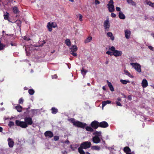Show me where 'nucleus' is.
Returning <instances> with one entry per match:
<instances>
[{"label":"nucleus","instance_id":"obj_20","mask_svg":"<svg viewBox=\"0 0 154 154\" xmlns=\"http://www.w3.org/2000/svg\"><path fill=\"white\" fill-rule=\"evenodd\" d=\"M107 36L108 37H110V39L112 41L114 39V37L113 36L112 34V32H109L107 33Z\"/></svg>","mask_w":154,"mask_h":154},{"label":"nucleus","instance_id":"obj_62","mask_svg":"<svg viewBox=\"0 0 154 154\" xmlns=\"http://www.w3.org/2000/svg\"><path fill=\"white\" fill-rule=\"evenodd\" d=\"M62 152L64 154H66L67 153V152L65 151H64L63 152Z\"/></svg>","mask_w":154,"mask_h":154},{"label":"nucleus","instance_id":"obj_7","mask_svg":"<svg viewBox=\"0 0 154 154\" xmlns=\"http://www.w3.org/2000/svg\"><path fill=\"white\" fill-rule=\"evenodd\" d=\"M99 122L96 120H94L91 122V127L94 129H96L99 127Z\"/></svg>","mask_w":154,"mask_h":154},{"label":"nucleus","instance_id":"obj_26","mask_svg":"<svg viewBox=\"0 0 154 154\" xmlns=\"http://www.w3.org/2000/svg\"><path fill=\"white\" fill-rule=\"evenodd\" d=\"M47 27L48 29V30L50 32H51L52 30V28L53 27L51 25L50 23L49 22L48 23L47 25Z\"/></svg>","mask_w":154,"mask_h":154},{"label":"nucleus","instance_id":"obj_11","mask_svg":"<svg viewBox=\"0 0 154 154\" xmlns=\"http://www.w3.org/2000/svg\"><path fill=\"white\" fill-rule=\"evenodd\" d=\"M131 32L128 29L125 30V38L127 39H129L130 37Z\"/></svg>","mask_w":154,"mask_h":154},{"label":"nucleus","instance_id":"obj_51","mask_svg":"<svg viewBox=\"0 0 154 154\" xmlns=\"http://www.w3.org/2000/svg\"><path fill=\"white\" fill-rule=\"evenodd\" d=\"M116 103L118 106H122V105L121 103L119 102H116Z\"/></svg>","mask_w":154,"mask_h":154},{"label":"nucleus","instance_id":"obj_56","mask_svg":"<svg viewBox=\"0 0 154 154\" xmlns=\"http://www.w3.org/2000/svg\"><path fill=\"white\" fill-rule=\"evenodd\" d=\"M11 45L12 46H16V44H15V43H14L12 42H11Z\"/></svg>","mask_w":154,"mask_h":154},{"label":"nucleus","instance_id":"obj_55","mask_svg":"<svg viewBox=\"0 0 154 154\" xmlns=\"http://www.w3.org/2000/svg\"><path fill=\"white\" fill-rule=\"evenodd\" d=\"M95 3L96 4H99L100 3V2L97 0H95Z\"/></svg>","mask_w":154,"mask_h":154},{"label":"nucleus","instance_id":"obj_5","mask_svg":"<svg viewBox=\"0 0 154 154\" xmlns=\"http://www.w3.org/2000/svg\"><path fill=\"white\" fill-rule=\"evenodd\" d=\"M73 125L75 126L84 128L86 126L87 124L85 123H82L79 121H76L73 123Z\"/></svg>","mask_w":154,"mask_h":154},{"label":"nucleus","instance_id":"obj_60","mask_svg":"<svg viewBox=\"0 0 154 154\" xmlns=\"http://www.w3.org/2000/svg\"><path fill=\"white\" fill-rule=\"evenodd\" d=\"M2 130H3L2 128V127H0V132H2Z\"/></svg>","mask_w":154,"mask_h":154},{"label":"nucleus","instance_id":"obj_28","mask_svg":"<svg viewBox=\"0 0 154 154\" xmlns=\"http://www.w3.org/2000/svg\"><path fill=\"white\" fill-rule=\"evenodd\" d=\"M92 39V37L91 36L88 37L85 40V43H88L90 42Z\"/></svg>","mask_w":154,"mask_h":154},{"label":"nucleus","instance_id":"obj_15","mask_svg":"<svg viewBox=\"0 0 154 154\" xmlns=\"http://www.w3.org/2000/svg\"><path fill=\"white\" fill-rule=\"evenodd\" d=\"M142 85L143 88H146L148 86V82L146 79H144L142 82Z\"/></svg>","mask_w":154,"mask_h":154},{"label":"nucleus","instance_id":"obj_35","mask_svg":"<svg viewBox=\"0 0 154 154\" xmlns=\"http://www.w3.org/2000/svg\"><path fill=\"white\" fill-rule=\"evenodd\" d=\"M87 72V71L86 70H85L83 68H82L81 70V72L83 75H85Z\"/></svg>","mask_w":154,"mask_h":154},{"label":"nucleus","instance_id":"obj_1","mask_svg":"<svg viewBox=\"0 0 154 154\" xmlns=\"http://www.w3.org/2000/svg\"><path fill=\"white\" fill-rule=\"evenodd\" d=\"M91 144L90 142L85 141L83 142L81 144L80 146L85 149L89 148L91 146Z\"/></svg>","mask_w":154,"mask_h":154},{"label":"nucleus","instance_id":"obj_31","mask_svg":"<svg viewBox=\"0 0 154 154\" xmlns=\"http://www.w3.org/2000/svg\"><path fill=\"white\" fill-rule=\"evenodd\" d=\"M121 82L123 84H126L127 83H130V82L128 80H125L122 79L120 80Z\"/></svg>","mask_w":154,"mask_h":154},{"label":"nucleus","instance_id":"obj_45","mask_svg":"<svg viewBox=\"0 0 154 154\" xmlns=\"http://www.w3.org/2000/svg\"><path fill=\"white\" fill-rule=\"evenodd\" d=\"M59 139V137L58 136H55L54 137V140L55 141L58 140Z\"/></svg>","mask_w":154,"mask_h":154},{"label":"nucleus","instance_id":"obj_10","mask_svg":"<svg viewBox=\"0 0 154 154\" xmlns=\"http://www.w3.org/2000/svg\"><path fill=\"white\" fill-rule=\"evenodd\" d=\"M109 11L110 12H112L115 11L114 6L113 5L108 4L107 5Z\"/></svg>","mask_w":154,"mask_h":154},{"label":"nucleus","instance_id":"obj_46","mask_svg":"<svg viewBox=\"0 0 154 154\" xmlns=\"http://www.w3.org/2000/svg\"><path fill=\"white\" fill-rule=\"evenodd\" d=\"M23 39L25 40H26L27 41H28L30 40V38H29L26 36H24V37Z\"/></svg>","mask_w":154,"mask_h":154},{"label":"nucleus","instance_id":"obj_59","mask_svg":"<svg viewBox=\"0 0 154 154\" xmlns=\"http://www.w3.org/2000/svg\"><path fill=\"white\" fill-rule=\"evenodd\" d=\"M110 52H111V51H108L106 52V54H107L109 55V54H110Z\"/></svg>","mask_w":154,"mask_h":154},{"label":"nucleus","instance_id":"obj_37","mask_svg":"<svg viewBox=\"0 0 154 154\" xmlns=\"http://www.w3.org/2000/svg\"><path fill=\"white\" fill-rule=\"evenodd\" d=\"M5 45H3L0 42V50H3L5 47Z\"/></svg>","mask_w":154,"mask_h":154},{"label":"nucleus","instance_id":"obj_41","mask_svg":"<svg viewBox=\"0 0 154 154\" xmlns=\"http://www.w3.org/2000/svg\"><path fill=\"white\" fill-rule=\"evenodd\" d=\"M109 50L112 51L113 52H114V51L116 50H115V48L114 46H112L110 48H109Z\"/></svg>","mask_w":154,"mask_h":154},{"label":"nucleus","instance_id":"obj_38","mask_svg":"<svg viewBox=\"0 0 154 154\" xmlns=\"http://www.w3.org/2000/svg\"><path fill=\"white\" fill-rule=\"evenodd\" d=\"M28 92L30 95H32L34 93V91L32 89H30L28 90Z\"/></svg>","mask_w":154,"mask_h":154},{"label":"nucleus","instance_id":"obj_40","mask_svg":"<svg viewBox=\"0 0 154 154\" xmlns=\"http://www.w3.org/2000/svg\"><path fill=\"white\" fill-rule=\"evenodd\" d=\"M7 14L4 15V19L6 20L8 19L9 17V14L7 12Z\"/></svg>","mask_w":154,"mask_h":154},{"label":"nucleus","instance_id":"obj_63","mask_svg":"<svg viewBox=\"0 0 154 154\" xmlns=\"http://www.w3.org/2000/svg\"><path fill=\"white\" fill-rule=\"evenodd\" d=\"M70 148L73 150H74V148H73L72 147V145H71L70 146Z\"/></svg>","mask_w":154,"mask_h":154},{"label":"nucleus","instance_id":"obj_64","mask_svg":"<svg viewBox=\"0 0 154 154\" xmlns=\"http://www.w3.org/2000/svg\"><path fill=\"white\" fill-rule=\"evenodd\" d=\"M65 143H67V144H69V140H66V141L65 142Z\"/></svg>","mask_w":154,"mask_h":154},{"label":"nucleus","instance_id":"obj_58","mask_svg":"<svg viewBox=\"0 0 154 154\" xmlns=\"http://www.w3.org/2000/svg\"><path fill=\"white\" fill-rule=\"evenodd\" d=\"M107 104H109L110 103H111V101L110 100H107L106 101Z\"/></svg>","mask_w":154,"mask_h":154},{"label":"nucleus","instance_id":"obj_50","mask_svg":"<svg viewBox=\"0 0 154 154\" xmlns=\"http://www.w3.org/2000/svg\"><path fill=\"white\" fill-rule=\"evenodd\" d=\"M108 4H109L110 5H113V0H110L109 2V3Z\"/></svg>","mask_w":154,"mask_h":154},{"label":"nucleus","instance_id":"obj_52","mask_svg":"<svg viewBox=\"0 0 154 154\" xmlns=\"http://www.w3.org/2000/svg\"><path fill=\"white\" fill-rule=\"evenodd\" d=\"M70 120H71V122L73 124V123L74 122H75V119H74L73 118H71L70 119Z\"/></svg>","mask_w":154,"mask_h":154},{"label":"nucleus","instance_id":"obj_39","mask_svg":"<svg viewBox=\"0 0 154 154\" xmlns=\"http://www.w3.org/2000/svg\"><path fill=\"white\" fill-rule=\"evenodd\" d=\"M124 72L126 75H128L129 77H132V76L130 74V73L126 70H125Z\"/></svg>","mask_w":154,"mask_h":154},{"label":"nucleus","instance_id":"obj_12","mask_svg":"<svg viewBox=\"0 0 154 154\" xmlns=\"http://www.w3.org/2000/svg\"><path fill=\"white\" fill-rule=\"evenodd\" d=\"M92 141L94 143H97L100 141V140L99 137H97L96 136H94L92 138Z\"/></svg>","mask_w":154,"mask_h":154},{"label":"nucleus","instance_id":"obj_29","mask_svg":"<svg viewBox=\"0 0 154 154\" xmlns=\"http://www.w3.org/2000/svg\"><path fill=\"white\" fill-rule=\"evenodd\" d=\"M127 2L128 4H131L132 5L136 6V5L135 3L132 0H127Z\"/></svg>","mask_w":154,"mask_h":154},{"label":"nucleus","instance_id":"obj_2","mask_svg":"<svg viewBox=\"0 0 154 154\" xmlns=\"http://www.w3.org/2000/svg\"><path fill=\"white\" fill-rule=\"evenodd\" d=\"M77 50V47L75 45H73L70 48L69 52L73 56L76 57L77 54L75 52Z\"/></svg>","mask_w":154,"mask_h":154},{"label":"nucleus","instance_id":"obj_9","mask_svg":"<svg viewBox=\"0 0 154 154\" xmlns=\"http://www.w3.org/2000/svg\"><path fill=\"white\" fill-rule=\"evenodd\" d=\"M44 135L45 137H47L49 138H51L53 136V133L50 131H46Z\"/></svg>","mask_w":154,"mask_h":154},{"label":"nucleus","instance_id":"obj_24","mask_svg":"<svg viewBox=\"0 0 154 154\" xmlns=\"http://www.w3.org/2000/svg\"><path fill=\"white\" fill-rule=\"evenodd\" d=\"M13 11L15 14H17L19 12L18 8L16 6H14L13 8Z\"/></svg>","mask_w":154,"mask_h":154},{"label":"nucleus","instance_id":"obj_23","mask_svg":"<svg viewBox=\"0 0 154 154\" xmlns=\"http://www.w3.org/2000/svg\"><path fill=\"white\" fill-rule=\"evenodd\" d=\"M83 149H84L80 146L78 148V152L80 154H85V153L83 150Z\"/></svg>","mask_w":154,"mask_h":154},{"label":"nucleus","instance_id":"obj_44","mask_svg":"<svg viewBox=\"0 0 154 154\" xmlns=\"http://www.w3.org/2000/svg\"><path fill=\"white\" fill-rule=\"evenodd\" d=\"M23 100L22 98H20L19 100V103L20 104L23 103Z\"/></svg>","mask_w":154,"mask_h":154},{"label":"nucleus","instance_id":"obj_33","mask_svg":"<svg viewBox=\"0 0 154 154\" xmlns=\"http://www.w3.org/2000/svg\"><path fill=\"white\" fill-rule=\"evenodd\" d=\"M37 110L35 109H32L31 110V112L32 113V116H33L35 114H37Z\"/></svg>","mask_w":154,"mask_h":154},{"label":"nucleus","instance_id":"obj_17","mask_svg":"<svg viewBox=\"0 0 154 154\" xmlns=\"http://www.w3.org/2000/svg\"><path fill=\"white\" fill-rule=\"evenodd\" d=\"M119 17L121 19H124L125 18V16L122 12H119Z\"/></svg>","mask_w":154,"mask_h":154},{"label":"nucleus","instance_id":"obj_27","mask_svg":"<svg viewBox=\"0 0 154 154\" xmlns=\"http://www.w3.org/2000/svg\"><path fill=\"white\" fill-rule=\"evenodd\" d=\"M51 110H52L51 112L53 114H55L58 112L57 109L54 107L52 108Z\"/></svg>","mask_w":154,"mask_h":154},{"label":"nucleus","instance_id":"obj_16","mask_svg":"<svg viewBox=\"0 0 154 154\" xmlns=\"http://www.w3.org/2000/svg\"><path fill=\"white\" fill-rule=\"evenodd\" d=\"M104 26L105 29L109 28V23L108 20H107L104 21Z\"/></svg>","mask_w":154,"mask_h":154},{"label":"nucleus","instance_id":"obj_18","mask_svg":"<svg viewBox=\"0 0 154 154\" xmlns=\"http://www.w3.org/2000/svg\"><path fill=\"white\" fill-rule=\"evenodd\" d=\"M123 151L126 153H131V149L128 146H126L124 148Z\"/></svg>","mask_w":154,"mask_h":154},{"label":"nucleus","instance_id":"obj_19","mask_svg":"<svg viewBox=\"0 0 154 154\" xmlns=\"http://www.w3.org/2000/svg\"><path fill=\"white\" fill-rule=\"evenodd\" d=\"M101 132L100 131H96L94 132L93 133V134L95 135V136L97 137H99L101 136Z\"/></svg>","mask_w":154,"mask_h":154},{"label":"nucleus","instance_id":"obj_21","mask_svg":"<svg viewBox=\"0 0 154 154\" xmlns=\"http://www.w3.org/2000/svg\"><path fill=\"white\" fill-rule=\"evenodd\" d=\"M85 129L87 131L93 132L94 131V128L90 126H87L85 128Z\"/></svg>","mask_w":154,"mask_h":154},{"label":"nucleus","instance_id":"obj_25","mask_svg":"<svg viewBox=\"0 0 154 154\" xmlns=\"http://www.w3.org/2000/svg\"><path fill=\"white\" fill-rule=\"evenodd\" d=\"M107 82L108 86L110 90L112 91H114V89L111 83L110 82H109L108 81H107Z\"/></svg>","mask_w":154,"mask_h":154},{"label":"nucleus","instance_id":"obj_43","mask_svg":"<svg viewBox=\"0 0 154 154\" xmlns=\"http://www.w3.org/2000/svg\"><path fill=\"white\" fill-rule=\"evenodd\" d=\"M107 104L106 103V101H103L102 102V108Z\"/></svg>","mask_w":154,"mask_h":154},{"label":"nucleus","instance_id":"obj_8","mask_svg":"<svg viewBox=\"0 0 154 154\" xmlns=\"http://www.w3.org/2000/svg\"><path fill=\"white\" fill-rule=\"evenodd\" d=\"M108 124L105 121H103L100 122H99V127L106 128L108 127Z\"/></svg>","mask_w":154,"mask_h":154},{"label":"nucleus","instance_id":"obj_30","mask_svg":"<svg viewBox=\"0 0 154 154\" xmlns=\"http://www.w3.org/2000/svg\"><path fill=\"white\" fill-rule=\"evenodd\" d=\"M15 108L18 112H21L22 111V107L20 106H16Z\"/></svg>","mask_w":154,"mask_h":154},{"label":"nucleus","instance_id":"obj_42","mask_svg":"<svg viewBox=\"0 0 154 154\" xmlns=\"http://www.w3.org/2000/svg\"><path fill=\"white\" fill-rule=\"evenodd\" d=\"M14 123L13 122L10 121L9 122V123L8 124V126L11 127L12 126L14 125Z\"/></svg>","mask_w":154,"mask_h":154},{"label":"nucleus","instance_id":"obj_48","mask_svg":"<svg viewBox=\"0 0 154 154\" xmlns=\"http://www.w3.org/2000/svg\"><path fill=\"white\" fill-rule=\"evenodd\" d=\"M116 10L117 11H119V12H122L121 11V9L119 7H116Z\"/></svg>","mask_w":154,"mask_h":154},{"label":"nucleus","instance_id":"obj_36","mask_svg":"<svg viewBox=\"0 0 154 154\" xmlns=\"http://www.w3.org/2000/svg\"><path fill=\"white\" fill-rule=\"evenodd\" d=\"M147 4L152 7H154V2L152 3L150 1L148 2Z\"/></svg>","mask_w":154,"mask_h":154},{"label":"nucleus","instance_id":"obj_34","mask_svg":"<svg viewBox=\"0 0 154 154\" xmlns=\"http://www.w3.org/2000/svg\"><path fill=\"white\" fill-rule=\"evenodd\" d=\"M49 23H50L51 25L53 28H55L57 26V25L56 23L51 22H49Z\"/></svg>","mask_w":154,"mask_h":154},{"label":"nucleus","instance_id":"obj_54","mask_svg":"<svg viewBox=\"0 0 154 154\" xmlns=\"http://www.w3.org/2000/svg\"><path fill=\"white\" fill-rule=\"evenodd\" d=\"M128 99L130 100H131L132 99L130 95L128 96Z\"/></svg>","mask_w":154,"mask_h":154},{"label":"nucleus","instance_id":"obj_6","mask_svg":"<svg viewBox=\"0 0 154 154\" xmlns=\"http://www.w3.org/2000/svg\"><path fill=\"white\" fill-rule=\"evenodd\" d=\"M25 122L28 126V125H31L32 124L33 122L32 118L30 117H26L24 119Z\"/></svg>","mask_w":154,"mask_h":154},{"label":"nucleus","instance_id":"obj_14","mask_svg":"<svg viewBox=\"0 0 154 154\" xmlns=\"http://www.w3.org/2000/svg\"><path fill=\"white\" fill-rule=\"evenodd\" d=\"M8 144L10 147H12L14 145V142L12 139L9 138L8 139Z\"/></svg>","mask_w":154,"mask_h":154},{"label":"nucleus","instance_id":"obj_13","mask_svg":"<svg viewBox=\"0 0 154 154\" xmlns=\"http://www.w3.org/2000/svg\"><path fill=\"white\" fill-rule=\"evenodd\" d=\"M113 55L116 57L120 56L122 55V52L121 51H119L116 50L113 52Z\"/></svg>","mask_w":154,"mask_h":154},{"label":"nucleus","instance_id":"obj_57","mask_svg":"<svg viewBox=\"0 0 154 154\" xmlns=\"http://www.w3.org/2000/svg\"><path fill=\"white\" fill-rule=\"evenodd\" d=\"M151 50L153 51V47L151 46H149L148 47Z\"/></svg>","mask_w":154,"mask_h":154},{"label":"nucleus","instance_id":"obj_47","mask_svg":"<svg viewBox=\"0 0 154 154\" xmlns=\"http://www.w3.org/2000/svg\"><path fill=\"white\" fill-rule=\"evenodd\" d=\"M79 19L80 21H82V14H79Z\"/></svg>","mask_w":154,"mask_h":154},{"label":"nucleus","instance_id":"obj_61","mask_svg":"<svg viewBox=\"0 0 154 154\" xmlns=\"http://www.w3.org/2000/svg\"><path fill=\"white\" fill-rule=\"evenodd\" d=\"M110 54L109 55L110 56L113 55V52H111Z\"/></svg>","mask_w":154,"mask_h":154},{"label":"nucleus","instance_id":"obj_32","mask_svg":"<svg viewBox=\"0 0 154 154\" xmlns=\"http://www.w3.org/2000/svg\"><path fill=\"white\" fill-rule=\"evenodd\" d=\"M65 43L66 45L68 46H70L71 45V42L69 39H67L65 40Z\"/></svg>","mask_w":154,"mask_h":154},{"label":"nucleus","instance_id":"obj_3","mask_svg":"<svg viewBox=\"0 0 154 154\" xmlns=\"http://www.w3.org/2000/svg\"><path fill=\"white\" fill-rule=\"evenodd\" d=\"M15 123L17 126H20L23 128H26L27 127V125L25 122H21L18 120L15 121Z\"/></svg>","mask_w":154,"mask_h":154},{"label":"nucleus","instance_id":"obj_22","mask_svg":"<svg viewBox=\"0 0 154 154\" xmlns=\"http://www.w3.org/2000/svg\"><path fill=\"white\" fill-rule=\"evenodd\" d=\"M91 149L93 150H99L100 149V147L98 146H94L91 147Z\"/></svg>","mask_w":154,"mask_h":154},{"label":"nucleus","instance_id":"obj_53","mask_svg":"<svg viewBox=\"0 0 154 154\" xmlns=\"http://www.w3.org/2000/svg\"><path fill=\"white\" fill-rule=\"evenodd\" d=\"M52 79L57 78V75L55 74L54 75L52 76Z\"/></svg>","mask_w":154,"mask_h":154},{"label":"nucleus","instance_id":"obj_4","mask_svg":"<svg viewBox=\"0 0 154 154\" xmlns=\"http://www.w3.org/2000/svg\"><path fill=\"white\" fill-rule=\"evenodd\" d=\"M130 64L138 72H141V66L140 64L137 63H131Z\"/></svg>","mask_w":154,"mask_h":154},{"label":"nucleus","instance_id":"obj_49","mask_svg":"<svg viewBox=\"0 0 154 154\" xmlns=\"http://www.w3.org/2000/svg\"><path fill=\"white\" fill-rule=\"evenodd\" d=\"M111 16L112 17L114 18L116 17V15L114 13L112 12V13H111Z\"/></svg>","mask_w":154,"mask_h":154}]
</instances>
